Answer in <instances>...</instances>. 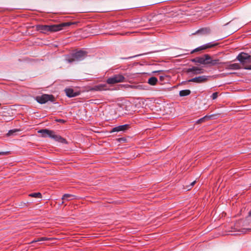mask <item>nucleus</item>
<instances>
[{"mask_svg":"<svg viewBox=\"0 0 251 251\" xmlns=\"http://www.w3.org/2000/svg\"><path fill=\"white\" fill-rule=\"evenodd\" d=\"M207 118V117L206 116H205V117H203V118H201V119H199V120H198L197 123H201V122H203V120H204L205 118Z\"/></svg>","mask_w":251,"mask_h":251,"instance_id":"obj_22","label":"nucleus"},{"mask_svg":"<svg viewBox=\"0 0 251 251\" xmlns=\"http://www.w3.org/2000/svg\"><path fill=\"white\" fill-rule=\"evenodd\" d=\"M221 64L219 59H212L210 57V59L208 61V65L215 66Z\"/></svg>","mask_w":251,"mask_h":251,"instance_id":"obj_14","label":"nucleus"},{"mask_svg":"<svg viewBox=\"0 0 251 251\" xmlns=\"http://www.w3.org/2000/svg\"><path fill=\"white\" fill-rule=\"evenodd\" d=\"M41 194L39 192L31 193L29 195V196L36 198H41Z\"/></svg>","mask_w":251,"mask_h":251,"instance_id":"obj_19","label":"nucleus"},{"mask_svg":"<svg viewBox=\"0 0 251 251\" xmlns=\"http://www.w3.org/2000/svg\"><path fill=\"white\" fill-rule=\"evenodd\" d=\"M72 25L71 23H63L57 25H37L36 26L38 31L45 34L49 32H57L63 29L64 27Z\"/></svg>","mask_w":251,"mask_h":251,"instance_id":"obj_1","label":"nucleus"},{"mask_svg":"<svg viewBox=\"0 0 251 251\" xmlns=\"http://www.w3.org/2000/svg\"><path fill=\"white\" fill-rule=\"evenodd\" d=\"M210 59L208 54H205L203 56L197 57L193 59V61L203 65H208V61Z\"/></svg>","mask_w":251,"mask_h":251,"instance_id":"obj_7","label":"nucleus"},{"mask_svg":"<svg viewBox=\"0 0 251 251\" xmlns=\"http://www.w3.org/2000/svg\"><path fill=\"white\" fill-rule=\"evenodd\" d=\"M190 90L186 89L180 91L179 94L180 97H185L190 95Z\"/></svg>","mask_w":251,"mask_h":251,"instance_id":"obj_15","label":"nucleus"},{"mask_svg":"<svg viewBox=\"0 0 251 251\" xmlns=\"http://www.w3.org/2000/svg\"><path fill=\"white\" fill-rule=\"evenodd\" d=\"M125 79V77L122 75L118 74L108 78L106 80V82L109 84H113L124 82Z\"/></svg>","mask_w":251,"mask_h":251,"instance_id":"obj_5","label":"nucleus"},{"mask_svg":"<svg viewBox=\"0 0 251 251\" xmlns=\"http://www.w3.org/2000/svg\"><path fill=\"white\" fill-rule=\"evenodd\" d=\"M188 73H192L193 75H198L204 73V70L198 67H192L189 68L187 71Z\"/></svg>","mask_w":251,"mask_h":251,"instance_id":"obj_10","label":"nucleus"},{"mask_svg":"<svg viewBox=\"0 0 251 251\" xmlns=\"http://www.w3.org/2000/svg\"><path fill=\"white\" fill-rule=\"evenodd\" d=\"M129 127V125L127 124L121 125L116 126L112 129L111 132H119V131H125L127 130Z\"/></svg>","mask_w":251,"mask_h":251,"instance_id":"obj_11","label":"nucleus"},{"mask_svg":"<svg viewBox=\"0 0 251 251\" xmlns=\"http://www.w3.org/2000/svg\"><path fill=\"white\" fill-rule=\"evenodd\" d=\"M165 76H166L160 75V80L161 81H163V80H164V78H165Z\"/></svg>","mask_w":251,"mask_h":251,"instance_id":"obj_25","label":"nucleus"},{"mask_svg":"<svg viewBox=\"0 0 251 251\" xmlns=\"http://www.w3.org/2000/svg\"><path fill=\"white\" fill-rule=\"evenodd\" d=\"M51 97V95L44 94L40 96L36 97V100L38 103L44 104L50 100Z\"/></svg>","mask_w":251,"mask_h":251,"instance_id":"obj_8","label":"nucleus"},{"mask_svg":"<svg viewBox=\"0 0 251 251\" xmlns=\"http://www.w3.org/2000/svg\"><path fill=\"white\" fill-rule=\"evenodd\" d=\"M47 240H48V238H47V237H41V238H38V239H37V240H33L31 243H33L38 242L46 241Z\"/></svg>","mask_w":251,"mask_h":251,"instance_id":"obj_20","label":"nucleus"},{"mask_svg":"<svg viewBox=\"0 0 251 251\" xmlns=\"http://www.w3.org/2000/svg\"><path fill=\"white\" fill-rule=\"evenodd\" d=\"M195 183H196V180H195V181H193L192 182H191V184H190V187H192L194 185Z\"/></svg>","mask_w":251,"mask_h":251,"instance_id":"obj_26","label":"nucleus"},{"mask_svg":"<svg viewBox=\"0 0 251 251\" xmlns=\"http://www.w3.org/2000/svg\"><path fill=\"white\" fill-rule=\"evenodd\" d=\"M5 153L3 152H0V154H4Z\"/></svg>","mask_w":251,"mask_h":251,"instance_id":"obj_28","label":"nucleus"},{"mask_svg":"<svg viewBox=\"0 0 251 251\" xmlns=\"http://www.w3.org/2000/svg\"><path fill=\"white\" fill-rule=\"evenodd\" d=\"M75 197L74 195L66 194L62 196V200L69 201L73 199Z\"/></svg>","mask_w":251,"mask_h":251,"instance_id":"obj_17","label":"nucleus"},{"mask_svg":"<svg viewBox=\"0 0 251 251\" xmlns=\"http://www.w3.org/2000/svg\"><path fill=\"white\" fill-rule=\"evenodd\" d=\"M249 215L251 216V210L249 212Z\"/></svg>","mask_w":251,"mask_h":251,"instance_id":"obj_29","label":"nucleus"},{"mask_svg":"<svg viewBox=\"0 0 251 251\" xmlns=\"http://www.w3.org/2000/svg\"><path fill=\"white\" fill-rule=\"evenodd\" d=\"M106 87V84H99L98 85L95 86L94 88V90L96 91H102L106 89L105 87Z\"/></svg>","mask_w":251,"mask_h":251,"instance_id":"obj_16","label":"nucleus"},{"mask_svg":"<svg viewBox=\"0 0 251 251\" xmlns=\"http://www.w3.org/2000/svg\"><path fill=\"white\" fill-rule=\"evenodd\" d=\"M13 132H14V131H13V130H9V131H8V133H7V134H8V135H11V134H12Z\"/></svg>","mask_w":251,"mask_h":251,"instance_id":"obj_27","label":"nucleus"},{"mask_svg":"<svg viewBox=\"0 0 251 251\" xmlns=\"http://www.w3.org/2000/svg\"><path fill=\"white\" fill-rule=\"evenodd\" d=\"M56 121L58 122H59V123H65V121L63 119H58V120H56Z\"/></svg>","mask_w":251,"mask_h":251,"instance_id":"obj_23","label":"nucleus"},{"mask_svg":"<svg viewBox=\"0 0 251 251\" xmlns=\"http://www.w3.org/2000/svg\"><path fill=\"white\" fill-rule=\"evenodd\" d=\"M38 133H41L43 137H50L58 142L64 144L67 143L65 139L62 138L59 135L55 134V132L52 130L47 129H41L38 131Z\"/></svg>","mask_w":251,"mask_h":251,"instance_id":"obj_2","label":"nucleus"},{"mask_svg":"<svg viewBox=\"0 0 251 251\" xmlns=\"http://www.w3.org/2000/svg\"><path fill=\"white\" fill-rule=\"evenodd\" d=\"M157 82V79L155 77H151L148 79V83L151 85H154Z\"/></svg>","mask_w":251,"mask_h":251,"instance_id":"obj_18","label":"nucleus"},{"mask_svg":"<svg viewBox=\"0 0 251 251\" xmlns=\"http://www.w3.org/2000/svg\"><path fill=\"white\" fill-rule=\"evenodd\" d=\"M209 77H210V76L206 75L199 76L189 79L188 82L202 83L206 81Z\"/></svg>","mask_w":251,"mask_h":251,"instance_id":"obj_9","label":"nucleus"},{"mask_svg":"<svg viewBox=\"0 0 251 251\" xmlns=\"http://www.w3.org/2000/svg\"><path fill=\"white\" fill-rule=\"evenodd\" d=\"M86 51L79 50L73 53L71 56H67L66 61L69 63L80 61L83 60L86 57Z\"/></svg>","mask_w":251,"mask_h":251,"instance_id":"obj_4","label":"nucleus"},{"mask_svg":"<svg viewBox=\"0 0 251 251\" xmlns=\"http://www.w3.org/2000/svg\"><path fill=\"white\" fill-rule=\"evenodd\" d=\"M218 96V93L215 92L212 94V95L211 96V98L212 100H214L217 98Z\"/></svg>","mask_w":251,"mask_h":251,"instance_id":"obj_21","label":"nucleus"},{"mask_svg":"<svg viewBox=\"0 0 251 251\" xmlns=\"http://www.w3.org/2000/svg\"><path fill=\"white\" fill-rule=\"evenodd\" d=\"M241 69H243V68L238 63L230 64L226 67V69L227 70H237Z\"/></svg>","mask_w":251,"mask_h":251,"instance_id":"obj_12","label":"nucleus"},{"mask_svg":"<svg viewBox=\"0 0 251 251\" xmlns=\"http://www.w3.org/2000/svg\"><path fill=\"white\" fill-rule=\"evenodd\" d=\"M65 91L66 95L69 98L75 97L77 95V93L75 92L72 89L67 88Z\"/></svg>","mask_w":251,"mask_h":251,"instance_id":"obj_13","label":"nucleus"},{"mask_svg":"<svg viewBox=\"0 0 251 251\" xmlns=\"http://www.w3.org/2000/svg\"><path fill=\"white\" fill-rule=\"evenodd\" d=\"M218 45V43L212 42H210L204 45H203L200 47H199L191 51V53H193L196 51H199L200 50H206L207 49L211 48L214 47Z\"/></svg>","mask_w":251,"mask_h":251,"instance_id":"obj_6","label":"nucleus"},{"mask_svg":"<svg viewBox=\"0 0 251 251\" xmlns=\"http://www.w3.org/2000/svg\"><path fill=\"white\" fill-rule=\"evenodd\" d=\"M206 30H207V29H202L201 30H199L197 32L198 33H202V32H204V31H206Z\"/></svg>","mask_w":251,"mask_h":251,"instance_id":"obj_24","label":"nucleus"},{"mask_svg":"<svg viewBox=\"0 0 251 251\" xmlns=\"http://www.w3.org/2000/svg\"><path fill=\"white\" fill-rule=\"evenodd\" d=\"M236 59L241 63L242 68L245 70H251V65H247V63H251V56L247 53H240Z\"/></svg>","mask_w":251,"mask_h":251,"instance_id":"obj_3","label":"nucleus"}]
</instances>
